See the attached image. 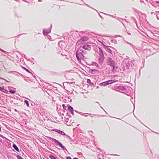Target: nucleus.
<instances>
[{"label":"nucleus","mask_w":159,"mask_h":159,"mask_svg":"<svg viewBox=\"0 0 159 159\" xmlns=\"http://www.w3.org/2000/svg\"><path fill=\"white\" fill-rule=\"evenodd\" d=\"M52 26H51L50 28H48L47 30H43V34L44 36L47 35L48 34L50 33L51 32V28Z\"/></svg>","instance_id":"7"},{"label":"nucleus","mask_w":159,"mask_h":159,"mask_svg":"<svg viewBox=\"0 0 159 159\" xmlns=\"http://www.w3.org/2000/svg\"><path fill=\"white\" fill-rule=\"evenodd\" d=\"M73 159H78L77 158H73Z\"/></svg>","instance_id":"39"},{"label":"nucleus","mask_w":159,"mask_h":159,"mask_svg":"<svg viewBox=\"0 0 159 159\" xmlns=\"http://www.w3.org/2000/svg\"><path fill=\"white\" fill-rule=\"evenodd\" d=\"M15 111H16V109H15Z\"/></svg>","instance_id":"49"},{"label":"nucleus","mask_w":159,"mask_h":159,"mask_svg":"<svg viewBox=\"0 0 159 159\" xmlns=\"http://www.w3.org/2000/svg\"><path fill=\"white\" fill-rule=\"evenodd\" d=\"M49 157L51 159H56V157L53 155H50Z\"/></svg>","instance_id":"17"},{"label":"nucleus","mask_w":159,"mask_h":159,"mask_svg":"<svg viewBox=\"0 0 159 159\" xmlns=\"http://www.w3.org/2000/svg\"><path fill=\"white\" fill-rule=\"evenodd\" d=\"M70 112V113L72 114V115H73L74 114V111H73V110H69V111H68Z\"/></svg>","instance_id":"23"},{"label":"nucleus","mask_w":159,"mask_h":159,"mask_svg":"<svg viewBox=\"0 0 159 159\" xmlns=\"http://www.w3.org/2000/svg\"><path fill=\"white\" fill-rule=\"evenodd\" d=\"M9 92L10 93L12 94H14L15 93V91L12 90H10Z\"/></svg>","instance_id":"20"},{"label":"nucleus","mask_w":159,"mask_h":159,"mask_svg":"<svg viewBox=\"0 0 159 159\" xmlns=\"http://www.w3.org/2000/svg\"><path fill=\"white\" fill-rule=\"evenodd\" d=\"M62 107H63V108L64 110H66V107L65 104H63L62 105Z\"/></svg>","instance_id":"22"},{"label":"nucleus","mask_w":159,"mask_h":159,"mask_svg":"<svg viewBox=\"0 0 159 159\" xmlns=\"http://www.w3.org/2000/svg\"><path fill=\"white\" fill-rule=\"evenodd\" d=\"M114 118H115V117H114ZM117 119H120V118H117Z\"/></svg>","instance_id":"43"},{"label":"nucleus","mask_w":159,"mask_h":159,"mask_svg":"<svg viewBox=\"0 0 159 159\" xmlns=\"http://www.w3.org/2000/svg\"><path fill=\"white\" fill-rule=\"evenodd\" d=\"M154 132V133H156V134H158V133H156V132Z\"/></svg>","instance_id":"46"},{"label":"nucleus","mask_w":159,"mask_h":159,"mask_svg":"<svg viewBox=\"0 0 159 159\" xmlns=\"http://www.w3.org/2000/svg\"><path fill=\"white\" fill-rule=\"evenodd\" d=\"M1 127H0V131H1Z\"/></svg>","instance_id":"45"},{"label":"nucleus","mask_w":159,"mask_h":159,"mask_svg":"<svg viewBox=\"0 0 159 159\" xmlns=\"http://www.w3.org/2000/svg\"><path fill=\"white\" fill-rule=\"evenodd\" d=\"M0 90H1V87H0Z\"/></svg>","instance_id":"47"},{"label":"nucleus","mask_w":159,"mask_h":159,"mask_svg":"<svg viewBox=\"0 0 159 159\" xmlns=\"http://www.w3.org/2000/svg\"><path fill=\"white\" fill-rule=\"evenodd\" d=\"M24 102H25V103H26V104L27 107H29V102L27 100H25L24 101Z\"/></svg>","instance_id":"18"},{"label":"nucleus","mask_w":159,"mask_h":159,"mask_svg":"<svg viewBox=\"0 0 159 159\" xmlns=\"http://www.w3.org/2000/svg\"><path fill=\"white\" fill-rule=\"evenodd\" d=\"M116 81L115 80H110L107 81L108 84H110Z\"/></svg>","instance_id":"12"},{"label":"nucleus","mask_w":159,"mask_h":159,"mask_svg":"<svg viewBox=\"0 0 159 159\" xmlns=\"http://www.w3.org/2000/svg\"><path fill=\"white\" fill-rule=\"evenodd\" d=\"M156 16L157 17V18L159 20V14H157L156 15Z\"/></svg>","instance_id":"29"},{"label":"nucleus","mask_w":159,"mask_h":159,"mask_svg":"<svg viewBox=\"0 0 159 159\" xmlns=\"http://www.w3.org/2000/svg\"><path fill=\"white\" fill-rule=\"evenodd\" d=\"M12 146L15 149L16 151H17L18 152L19 151V149L16 144H13L12 145Z\"/></svg>","instance_id":"15"},{"label":"nucleus","mask_w":159,"mask_h":159,"mask_svg":"<svg viewBox=\"0 0 159 159\" xmlns=\"http://www.w3.org/2000/svg\"><path fill=\"white\" fill-rule=\"evenodd\" d=\"M16 157L18 159H23L19 155H17L16 156Z\"/></svg>","instance_id":"21"},{"label":"nucleus","mask_w":159,"mask_h":159,"mask_svg":"<svg viewBox=\"0 0 159 159\" xmlns=\"http://www.w3.org/2000/svg\"><path fill=\"white\" fill-rule=\"evenodd\" d=\"M92 65L93 66H95L97 68H99V66L95 62H93L92 64Z\"/></svg>","instance_id":"14"},{"label":"nucleus","mask_w":159,"mask_h":159,"mask_svg":"<svg viewBox=\"0 0 159 159\" xmlns=\"http://www.w3.org/2000/svg\"><path fill=\"white\" fill-rule=\"evenodd\" d=\"M1 91L5 93H7V91L5 89H4L3 88L1 87V90H0Z\"/></svg>","instance_id":"16"},{"label":"nucleus","mask_w":159,"mask_h":159,"mask_svg":"<svg viewBox=\"0 0 159 159\" xmlns=\"http://www.w3.org/2000/svg\"><path fill=\"white\" fill-rule=\"evenodd\" d=\"M103 47L106 51L109 52L110 54V56H113V50L114 49L113 48L109 46H107L104 45H103Z\"/></svg>","instance_id":"3"},{"label":"nucleus","mask_w":159,"mask_h":159,"mask_svg":"<svg viewBox=\"0 0 159 159\" xmlns=\"http://www.w3.org/2000/svg\"><path fill=\"white\" fill-rule=\"evenodd\" d=\"M66 159H71V158L70 157H66Z\"/></svg>","instance_id":"31"},{"label":"nucleus","mask_w":159,"mask_h":159,"mask_svg":"<svg viewBox=\"0 0 159 159\" xmlns=\"http://www.w3.org/2000/svg\"><path fill=\"white\" fill-rule=\"evenodd\" d=\"M82 116H84L86 117H87V115H82Z\"/></svg>","instance_id":"36"},{"label":"nucleus","mask_w":159,"mask_h":159,"mask_svg":"<svg viewBox=\"0 0 159 159\" xmlns=\"http://www.w3.org/2000/svg\"><path fill=\"white\" fill-rule=\"evenodd\" d=\"M127 33L129 35H130V34H131V33H130V32H128Z\"/></svg>","instance_id":"35"},{"label":"nucleus","mask_w":159,"mask_h":159,"mask_svg":"<svg viewBox=\"0 0 159 159\" xmlns=\"http://www.w3.org/2000/svg\"><path fill=\"white\" fill-rule=\"evenodd\" d=\"M0 50L1 51H2V52H4V53H7V52H6V51H4V50H2V49H1V48H0Z\"/></svg>","instance_id":"27"},{"label":"nucleus","mask_w":159,"mask_h":159,"mask_svg":"<svg viewBox=\"0 0 159 159\" xmlns=\"http://www.w3.org/2000/svg\"><path fill=\"white\" fill-rule=\"evenodd\" d=\"M86 114H89V115H91V113H90V114H87V113H86Z\"/></svg>","instance_id":"42"},{"label":"nucleus","mask_w":159,"mask_h":159,"mask_svg":"<svg viewBox=\"0 0 159 159\" xmlns=\"http://www.w3.org/2000/svg\"><path fill=\"white\" fill-rule=\"evenodd\" d=\"M108 85V84L107 82V81L101 83L99 84V86H105Z\"/></svg>","instance_id":"11"},{"label":"nucleus","mask_w":159,"mask_h":159,"mask_svg":"<svg viewBox=\"0 0 159 159\" xmlns=\"http://www.w3.org/2000/svg\"><path fill=\"white\" fill-rule=\"evenodd\" d=\"M116 81L115 80H110L107 81L108 84H110Z\"/></svg>","instance_id":"13"},{"label":"nucleus","mask_w":159,"mask_h":159,"mask_svg":"<svg viewBox=\"0 0 159 159\" xmlns=\"http://www.w3.org/2000/svg\"><path fill=\"white\" fill-rule=\"evenodd\" d=\"M101 107L105 111V112L106 113H107V112H106V111L103 109V108Z\"/></svg>","instance_id":"33"},{"label":"nucleus","mask_w":159,"mask_h":159,"mask_svg":"<svg viewBox=\"0 0 159 159\" xmlns=\"http://www.w3.org/2000/svg\"><path fill=\"white\" fill-rule=\"evenodd\" d=\"M155 3L157 4H159V1H156Z\"/></svg>","instance_id":"32"},{"label":"nucleus","mask_w":159,"mask_h":159,"mask_svg":"<svg viewBox=\"0 0 159 159\" xmlns=\"http://www.w3.org/2000/svg\"><path fill=\"white\" fill-rule=\"evenodd\" d=\"M79 114H81V115H83L82 114V113H81V112H77Z\"/></svg>","instance_id":"34"},{"label":"nucleus","mask_w":159,"mask_h":159,"mask_svg":"<svg viewBox=\"0 0 159 159\" xmlns=\"http://www.w3.org/2000/svg\"><path fill=\"white\" fill-rule=\"evenodd\" d=\"M47 37H48V39H50L51 38V36H50L49 35H47Z\"/></svg>","instance_id":"30"},{"label":"nucleus","mask_w":159,"mask_h":159,"mask_svg":"<svg viewBox=\"0 0 159 159\" xmlns=\"http://www.w3.org/2000/svg\"><path fill=\"white\" fill-rule=\"evenodd\" d=\"M87 81L88 83H90L91 82V80L89 79H87Z\"/></svg>","instance_id":"26"},{"label":"nucleus","mask_w":159,"mask_h":159,"mask_svg":"<svg viewBox=\"0 0 159 159\" xmlns=\"http://www.w3.org/2000/svg\"><path fill=\"white\" fill-rule=\"evenodd\" d=\"M114 155L117 156V155H116V154H115V155Z\"/></svg>","instance_id":"48"},{"label":"nucleus","mask_w":159,"mask_h":159,"mask_svg":"<svg viewBox=\"0 0 159 159\" xmlns=\"http://www.w3.org/2000/svg\"><path fill=\"white\" fill-rule=\"evenodd\" d=\"M98 52L99 55L98 62L99 63L101 64L104 60V56L103 51L100 47H98Z\"/></svg>","instance_id":"1"},{"label":"nucleus","mask_w":159,"mask_h":159,"mask_svg":"<svg viewBox=\"0 0 159 159\" xmlns=\"http://www.w3.org/2000/svg\"><path fill=\"white\" fill-rule=\"evenodd\" d=\"M134 64L132 61H129L126 64V68L129 69V67L130 66L133 67L134 66Z\"/></svg>","instance_id":"9"},{"label":"nucleus","mask_w":159,"mask_h":159,"mask_svg":"<svg viewBox=\"0 0 159 159\" xmlns=\"http://www.w3.org/2000/svg\"><path fill=\"white\" fill-rule=\"evenodd\" d=\"M53 130L56 132H57L58 133L60 134H61L62 135H65L66 134H65V133L63 132V131H62L61 130H58V129H54Z\"/></svg>","instance_id":"10"},{"label":"nucleus","mask_w":159,"mask_h":159,"mask_svg":"<svg viewBox=\"0 0 159 159\" xmlns=\"http://www.w3.org/2000/svg\"><path fill=\"white\" fill-rule=\"evenodd\" d=\"M88 39V37H87L84 36L81 38V39L78 40L77 43L76 44L79 45L81 43H82V41L85 42L87 41Z\"/></svg>","instance_id":"6"},{"label":"nucleus","mask_w":159,"mask_h":159,"mask_svg":"<svg viewBox=\"0 0 159 159\" xmlns=\"http://www.w3.org/2000/svg\"><path fill=\"white\" fill-rule=\"evenodd\" d=\"M73 109L72 107L71 106H69L68 107V111L71 110H73Z\"/></svg>","instance_id":"19"},{"label":"nucleus","mask_w":159,"mask_h":159,"mask_svg":"<svg viewBox=\"0 0 159 159\" xmlns=\"http://www.w3.org/2000/svg\"><path fill=\"white\" fill-rule=\"evenodd\" d=\"M99 16H100L101 18H102V17L101 16V15H100L99 14Z\"/></svg>","instance_id":"38"},{"label":"nucleus","mask_w":159,"mask_h":159,"mask_svg":"<svg viewBox=\"0 0 159 159\" xmlns=\"http://www.w3.org/2000/svg\"><path fill=\"white\" fill-rule=\"evenodd\" d=\"M107 61L108 65L112 66L113 67V69L114 70L115 68V62L114 60L111 58L108 57L107 59Z\"/></svg>","instance_id":"4"},{"label":"nucleus","mask_w":159,"mask_h":159,"mask_svg":"<svg viewBox=\"0 0 159 159\" xmlns=\"http://www.w3.org/2000/svg\"><path fill=\"white\" fill-rule=\"evenodd\" d=\"M82 47L83 48L88 50H90L91 49L90 46L86 44H84Z\"/></svg>","instance_id":"8"},{"label":"nucleus","mask_w":159,"mask_h":159,"mask_svg":"<svg viewBox=\"0 0 159 159\" xmlns=\"http://www.w3.org/2000/svg\"><path fill=\"white\" fill-rule=\"evenodd\" d=\"M24 69L27 72H28L29 73H30V71L27 69H26L25 67H24Z\"/></svg>","instance_id":"28"},{"label":"nucleus","mask_w":159,"mask_h":159,"mask_svg":"<svg viewBox=\"0 0 159 159\" xmlns=\"http://www.w3.org/2000/svg\"><path fill=\"white\" fill-rule=\"evenodd\" d=\"M51 140L53 142H54L55 143H57L58 145H59L60 147H61L63 150H66L67 151V150L63 146L62 144L59 142L57 140L54 139H52Z\"/></svg>","instance_id":"5"},{"label":"nucleus","mask_w":159,"mask_h":159,"mask_svg":"<svg viewBox=\"0 0 159 159\" xmlns=\"http://www.w3.org/2000/svg\"><path fill=\"white\" fill-rule=\"evenodd\" d=\"M93 115L94 116H96V115H95V114H93Z\"/></svg>","instance_id":"41"},{"label":"nucleus","mask_w":159,"mask_h":159,"mask_svg":"<svg viewBox=\"0 0 159 159\" xmlns=\"http://www.w3.org/2000/svg\"><path fill=\"white\" fill-rule=\"evenodd\" d=\"M109 15L112 16L113 17H116V15Z\"/></svg>","instance_id":"25"},{"label":"nucleus","mask_w":159,"mask_h":159,"mask_svg":"<svg viewBox=\"0 0 159 159\" xmlns=\"http://www.w3.org/2000/svg\"><path fill=\"white\" fill-rule=\"evenodd\" d=\"M70 112V113L72 114V115H73L74 114V111H73V110H69V111H68Z\"/></svg>","instance_id":"24"},{"label":"nucleus","mask_w":159,"mask_h":159,"mask_svg":"<svg viewBox=\"0 0 159 159\" xmlns=\"http://www.w3.org/2000/svg\"><path fill=\"white\" fill-rule=\"evenodd\" d=\"M9 88H10V87H8V89H9Z\"/></svg>","instance_id":"50"},{"label":"nucleus","mask_w":159,"mask_h":159,"mask_svg":"<svg viewBox=\"0 0 159 159\" xmlns=\"http://www.w3.org/2000/svg\"><path fill=\"white\" fill-rule=\"evenodd\" d=\"M84 52L81 50H79L76 52V56L78 61L83 60L84 56L82 53Z\"/></svg>","instance_id":"2"},{"label":"nucleus","mask_w":159,"mask_h":159,"mask_svg":"<svg viewBox=\"0 0 159 159\" xmlns=\"http://www.w3.org/2000/svg\"><path fill=\"white\" fill-rule=\"evenodd\" d=\"M86 5L87 6H89H89L88 5H87V4H86Z\"/></svg>","instance_id":"44"},{"label":"nucleus","mask_w":159,"mask_h":159,"mask_svg":"<svg viewBox=\"0 0 159 159\" xmlns=\"http://www.w3.org/2000/svg\"><path fill=\"white\" fill-rule=\"evenodd\" d=\"M29 61H30L31 62H32V60L30 59Z\"/></svg>","instance_id":"37"},{"label":"nucleus","mask_w":159,"mask_h":159,"mask_svg":"<svg viewBox=\"0 0 159 159\" xmlns=\"http://www.w3.org/2000/svg\"><path fill=\"white\" fill-rule=\"evenodd\" d=\"M98 88H99V87L97 86V89H98Z\"/></svg>","instance_id":"40"}]
</instances>
